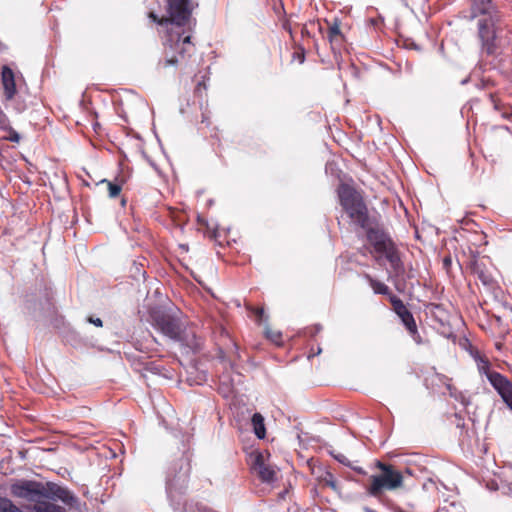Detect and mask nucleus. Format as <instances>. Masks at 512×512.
I'll use <instances>...</instances> for the list:
<instances>
[{
  "label": "nucleus",
  "instance_id": "1",
  "mask_svg": "<svg viewBox=\"0 0 512 512\" xmlns=\"http://www.w3.org/2000/svg\"><path fill=\"white\" fill-rule=\"evenodd\" d=\"M196 6L198 4L193 0H169V18L158 19L154 13H150V17L166 29L164 58L159 62V66L166 68L181 64L194 52L191 35L186 33L184 25Z\"/></svg>",
  "mask_w": 512,
  "mask_h": 512
},
{
  "label": "nucleus",
  "instance_id": "2",
  "mask_svg": "<svg viewBox=\"0 0 512 512\" xmlns=\"http://www.w3.org/2000/svg\"><path fill=\"white\" fill-rule=\"evenodd\" d=\"M192 453L189 449L183 451L182 456L168 471L166 479V492L174 512H213L198 502H187L183 495L188 488L191 472Z\"/></svg>",
  "mask_w": 512,
  "mask_h": 512
},
{
  "label": "nucleus",
  "instance_id": "3",
  "mask_svg": "<svg viewBox=\"0 0 512 512\" xmlns=\"http://www.w3.org/2000/svg\"><path fill=\"white\" fill-rule=\"evenodd\" d=\"M14 497L36 503L39 499L59 500L72 506L77 498L65 487L54 482L41 483L32 480H19L10 486Z\"/></svg>",
  "mask_w": 512,
  "mask_h": 512
},
{
  "label": "nucleus",
  "instance_id": "4",
  "mask_svg": "<svg viewBox=\"0 0 512 512\" xmlns=\"http://www.w3.org/2000/svg\"><path fill=\"white\" fill-rule=\"evenodd\" d=\"M477 37L481 53L486 56H494L499 49L511 44L510 31L506 29L501 16L477 21Z\"/></svg>",
  "mask_w": 512,
  "mask_h": 512
},
{
  "label": "nucleus",
  "instance_id": "5",
  "mask_svg": "<svg viewBox=\"0 0 512 512\" xmlns=\"http://www.w3.org/2000/svg\"><path fill=\"white\" fill-rule=\"evenodd\" d=\"M152 324L166 337L180 342L192 350H198L201 341L194 333L187 334L181 320L168 312L155 310L151 313Z\"/></svg>",
  "mask_w": 512,
  "mask_h": 512
},
{
  "label": "nucleus",
  "instance_id": "6",
  "mask_svg": "<svg viewBox=\"0 0 512 512\" xmlns=\"http://www.w3.org/2000/svg\"><path fill=\"white\" fill-rule=\"evenodd\" d=\"M340 205L348 214L353 223L366 228L369 223L368 209L361 194L347 184H341L338 188Z\"/></svg>",
  "mask_w": 512,
  "mask_h": 512
},
{
  "label": "nucleus",
  "instance_id": "7",
  "mask_svg": "<svg viewBox=\"0 0 512 512\" xmlns=\"http://www.w3.org/2000/svg\"><path fill=\"white\" fill-rule=\"evenodd\" d=\"M375 465L381 473L370 477V484L366 488L370 496L380 498L384 491H393L403 486L404 477L393 465L381 461Z\"/></svg>",
  "mask_w": 512,
  "mask_h": 512
},
{
  "label": "nucleus",
  "instance_id": "8",
  "mask_svg": "<svg viewBox=\"0 0 512 512\" xmlns=\"http://www.w3.org/2000/svg\"><path fill=\"white\" fill-rule=\"evenodd\" d=\"M367 240L373 246L379 257L385 258L396 275L404 271L399 251L390 236L379 229H369Z\"/></svg>",
  "mask_w": 512,
  "mask_h": 512
},
{
  "label": "nucleus",
  "instance_id": "9",
  "mask_svg": "<svg viewBox=\"0 0 512 512\" xmlns=\"http://www.w3.org/2000/svg\"><path fill=\"white\" fill-rule=\"evenodd\" d=\"M250 469L263 483L272 484L277 480V470L269 459L260 451L249 455Z\"/></svg>",
  "mask_w": 512,
  "mask_h": 512
},
{
  "label": "nucleus",
  "instance_id": "10",
  "mask_svg": "<svg viewBox=\"0 0 512 512\" xmlns=\"http://www.w3.org/2000/svg\"><path fill=\"white\" fill-rule=\"evenodd\" d=\"M501 16L493 0H472L469 15L465 16L469 20H488Z\"/></svg>",
  "mask_w": 512,
  "mask_h": 512
},
{
  "label": "nucleus",
  "instance_id": "11",
  "mask_svg": "<svg viewBox=\"0 0 512 512\" xmlns=\"http://www.w3.org/2000/svg\"><path fill=\"white\" fill-rule=\"evenodd\" d=\"M390 302L393 306L394 312L401 319L410 335L417 343H420V336L418 334L417 325L412 313L408 310V308L399 297L395 295L390 296Z\"/></svg>",
  "mask_w": 512,
  "mask_h": 512
},
{
  "label": "nucleus",
  "instance_id": "12",
  "mask_svg": "<svg viewBox=\"0 0 512 512\" xmlns=\"http://www.w3.org/2000/svg\"><path fill=\"white\" fill-rule=\"evenodd\" d=\"M477 369L481 375H484L491 386L495 389L496 382L502 383L503 380H506L507 377L502 375L501 373L494 371L491 369V364L487 358L481 356L480 354H476L474 356Z\"/></svg>",
  "mask_w": 512,
  "mask_h": 512
},
{
  "label": "nucleus",
  "instance_id": "13",
  "mask_svg": "<svg viewBox=\"0 0 512 512\" xmlns=\"http://www.w3.org/2000/svg\"><path fill=\"white\" fill-rule=\"evenodd\" d=\"M477 369L481 375H484L491 386L495 389L496 382L502 383L503 380H506L507 377L502 375L501 373L494 371L491 369V364L487 358L481 356L480 354H476L474 356Z\"/></svg>",
  "mask_w": 512,
  "mask_h": 512
},
{
  "label": "nucleus",
  "instance_id": "14",
  "mask_svg": "<svg viewBox=\"0 0 512 512\" xmlns=\"http://www.w3.org/2000/svg\"><path fill=\"white\" fill-rule=\"evenodd\" d=\"M1 82L4 89V97L6 101H10L14 98L16 95V80H15V73L13 70L7 66L4 65L2 67L1 71Z\"/></svg>",
  "mask_w": 512,
  "mask_h": 512
},
{
  "label": "nucleus",
  "instance_id": "15",
  "mask_svg": "<svg viewBox=\"0 0 512 512\" xmlns=\"http://www.w3.org/2000/svg\"><path fill=\"white\" fill-rule=\"evenodd\" d=\"M439 379L445 384L450 397L454 398L456 401H459L463 406H468L470 404V398L467 397L463 392L459 391L456 387L451 384V379L445 375H438Z\"/></svg>",
  "mask_w": 512,
  "mask_h": 512
},
{
  "label": "nucleus",
  "instance_id": "16",
  "mask_svg": "<svg viewBox=\"0 0 512 512\" xmlns=\"http://www.w3.org/2000/svg\"><path fill=\"white\" fill-rule=\"evenodd\" d=\"M495 384L496 392L512 411V382L507 378L506 380H503L502 383L496 382Z\"/></svg>",
  "mask_w": 512,
  "mask_h": 512
},
{
  "label": "nucleus",
  "instance_id": "17",
  "mask_svg": "<svg viewBox=\"0 0 512 512\" xmlns=\"http://www.w3.org/2000/svg\"><path fill=\"white\" fill-rule=\"evenodd\" d=\"M251 424L257 438L264 439L266 436L264 417L258 412L254 413L251 419Z\"/></svg>",
  "mask_w": 512,
  "mask_h": 512
},
{
  "label": "nucleus",
  "instance_id": "18",
  "mask_svg": "<svg viewBox=\"0 0 512 512\" xmlns=\"http://www.w3.org/2000/svg\"><path fill=\"white\" fill-rule=\"evenodd\" d=\"M33 510L35 512H66L65 508L46 501V499H39L35 503Z\"/></svg>",
  "mask_w": 512,
  "mask_h": 512
},
{
  "label": "nucleus",
  "instance_id": "19",
  "mask_svg": "<svg viewBox=\"0 0 512 512\" xmlns=\"http://www.w3.org/2000/svg\"><path fill=\"white\" fill-rule=\"evenodd\" d=\"M363 277L367 280V282L369 283L370 287L373 289L375 294L388 295L390 293L389 287L386 284H384L383 282H380V281L374 279L372 276H370L367 273H365L363 275Z\"/></svg>",
  "mask_w": 512,
  "mask_h": 512
},
{
  "label": "nucleus",
  "instance_id": "20",
  "mask_svg": "<svg viewBox=\"0 0 512 512\" xmlns=\"http://www.w3.org/2000/svg\"><path fill=\"white\" fill-rule=\"evenodd\" d=\"M0 131H4L7 133V135L4 136V139L10 142L19 143L21 137L19 133L14 130L10 125V120H7V127L0 128Z\"/></svg>",
  "mask_w": 512,
  "mask_h": 512
},
{
  "label": "nucleus",
  "instance_id": "21",
  "mask_svg": "<svg viewBox=\"0 0 512 512\" xmlns=\"http://www.w3.org/2000/svg\"><path fill=\"white\" fill-rule=\"evenodd\" d=\"M0 512H22L10 499L0 497Z\"/></svg>",
  "mask_w": 512,
  "mask_h": 512
},
{
  "label": "nucleus",
  "instance_id": "22",
  "mask_svg": "<svg viewBox=\"0 0 512 512\" xmlns=\"http://www.w3.org/2000/svg\"><path fill=\"white\" fill-rule=\"evenodd\" d=\"M332 455H333L334 459L337 460L339 463L353 469L354 471H356L359 474H362V475L365 474V471L363 468L353 466L352 463L350 462V460L344 454L337 453V454H332Z\"/></svg>",
  "mask_w": 512,
  "mask_h": 512
},
{
  "label": "nucleus",
  "instance_id": "23",
  "mask_svg": "<svg viewBox=\"0 0 512 512\" xmlns=\"http://www.w3.org/2000/svg\"><path fill=\"white\" fill-rule=\"evenodd\" d=\"M100 183H105L107 185L108 194L111 198H116L121 192L122 187L119 183L112 182L106 179H103Z\"/></svg>",
  "mask_w": 512,
  "mask_h": 512
},
{
  "label": "nucleus",
  "instance_id": "24",
  "mask_svg": "<svg viewBox=\"0 0 512 512\" xmlns=\"http://www.w3.org/2000/svg\"><path fill=\"white\" fill-rule=\"evenodd\" d=\"M328 38H329V41L330 43L333 45L334 42H336L338 39H341L342 38V34H341V31H340V28H339V25L338 24H334L332 26L329 27V30H328Z\"/></svg>",
  "mask_w": 512,
  "mask_h": 512
},
{
  "label": "nucleus",
  "instance_id": "25",
  "mask_svg": "<svg viewBox=\"0 0 512 512\" xmlns=\"http://www.w3.org/2000/svg\"><path fill=\"white\" fill-rule=\"evenodd\" d=\"M266 335L275 344L280 345L282 343V334H281V332H278V331H276V332L267 331Z\"/></svg>",
  "mask_w": 512,
  "mask_h": 512
},
{
  "label": "nucleus",
  "instance_id": "26",
  "mask_svg": "<svg viewBox=\"0 0 512 512\" xmlns=\"http://www.w3.org/2000/svg\"><path fill=\"white\" fill-rule=\"evenodd\" d=\"M323 481L325 482V484L329 487H331L333 490H337V483H336V480L334 478V476L331 474V473H326V476L323 478Z\"/></svg>",
  "mask_w": 512,
  "mask_h": 512
},
{
  "label": "nucleus",
  "instance_id": "27",
  "mask_svg": "<svg viewBox=\"0 0 512 512\" xmlns=\"http://www.w3.org/2000/svg\"><path fill=\"white\" fill-rule=\"evenodd\" d=\"M478 278L483 284L488 285L491 282V277L485 274L483 271L478 272Z\"/></svg>",
  "mask_w": 512,
  "mask_h": 512
},
{
  "label": "nucleus",
  "instance_id": "28",
  "mask_svg": "<svg viewBox=\"0 0 512 512\" xmlns=\"http://www.w3.org/2000/svg\"><path fill=\"white\" fill-rule=\"evenodd\" d=\"M88 322L97 326V327H102L103 323H102V320L98 317H89L88 318Z\"/></svg>",
  "mask_w": 512,
  "mask_h": 512
},
{
  "label": "nucleus",
  "instance_id": "29",
  "mask_svg": "<svg viewBox=\"0 0 512 512\" xmlns=\"http://www.w3.org/2000/svg\"><path fill=\"white\" fill-rule=\"evenodd\" d=\"M321 330H322V327L320 325H315L311 329V335H315V334L319 333Z\"/></svg>",
  "mask_w": 512,
  "mask_h": 512
},
{
  "label": "nucleus",
  "instance_id": "30",
  "mask_svg": "<svg viewBox=\"0 0 512 512\" xmlns=\"http://www.w3.org/2000/svg\"><path fill=\"white\" fill-rule=\"evenodd\" d=\"M495 347H496L497 350H501L502 347H503V343L502 342H496L495 343Z\"/></svg>",
  "mask_w": 512,
  "mask_h": 512
},
{
  "label": "nucleus",
  "instance_id": "31",
  "mask_svg": "<svg viewBox=\"0 0 512 512\" xmlns=\"http://www.w3.org/2000/svg\"><path fill=\"white\" fill-rule=\"evenodd\" d=\"M491 101L493 102L495 109H498V105L493 96H491Z\"/></svg>",
  "mask_w": 512,
  "mask_h": 512
},
{
  "label": "nucleus",
  "instance_id": "32",
  "mask_svg": "<svg viewBox=\"0 0 512 512\" xmlns=\"http://www.w3.org/2000/svg\"><path fill=\"white\" fill-rule=\"evenodd\" d=\"M489 489L491 490H496L497 487H496V484L492 483L491 485H488Z\"/></svg>",
  "mask_w": 512,
  "mask_h": 512
},
{
  "label": "nucleus",
  "instance_id": "33",
  "mask_svg": "<svg viewBox=\"0 0 512 512\" xmlns=\"http://www.w3.org/2000/svg\"><path fill=\"white\" fill-rule=\"evenodd\" d=\"M263 313H264V310H263L262 308L257 309V314H258L259 316H262V315H263Z\"/></svg>",
  "mask_w": 512,
  "mask_h": 512
},
{
  "label": "nucleus",
  "instance_id": "34",
  "mask_svg": "<svg viewBox=\"0 0 512 512\" xmlns=\"http://www.w3.org/2000/svg\"><path fill=\"white\" fill-rule=\"evenodd\" d=\"M299 59H300V63H303L304 59H305L304 55L302 54L301 56H299Z\"/></svg>",
  "mask_w": 512,
  "mask_h": 512
},
{
  "label": "nucleus",
  "instance_id": "35",
  "mask_svg": "<svg viewBox=\"0 0 512 512\" xmlns=\"http://www.w3.org/2000/svg\"><path fill=\"white\" fill-rule=\"evenodd\" d=\"M365 511H366V512H376V511H374V510H372V509H370V508H368V507H366V508H365Z\"/></svg>",
  "mask_w": 512,
  "mask_h": 512
},
{
  "label": "nucleus",
  "instance_id": "36",
  "mask_svg": "<svg viewBox=\"0 0 512 512\" xmlns=\"http://www.w3.org/2000/svg\"><path fill=\"white\" fill-rule=\"evenodd\" d=\"M444 262H445V264H447V263H449V262H450V260H449V259H445V261H444Z\"/></svg>",
  "mask_w": 512,
  "mask_h": 512
}]
</instances>
